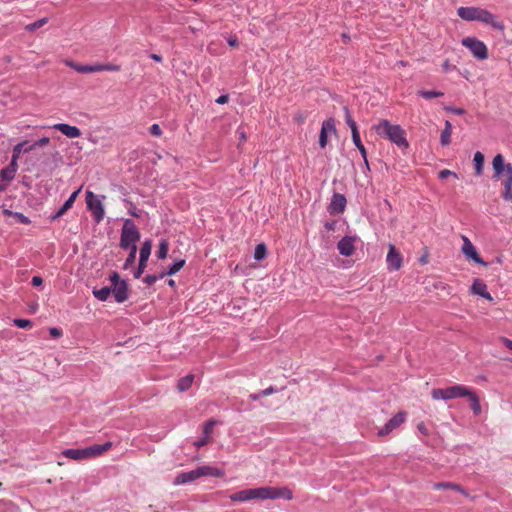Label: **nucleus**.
Instances as JSON below:
<instances>
[{
  "label": "nucleus",
  "instance_id": "obj_1",
  "mask_svg": "<svg viewBox=\"0 0 512 512\" xmlns=\"http://www.w3.org/2000/svg\"><path fill=\"white\" fill-rule=\"evenodd\" d=\"M457 15L465 21H479L498 31H504L505 29L503 21H501L497 15L481 7H459L457 9Z\"/></svg>",
  "mask_w": 512,
  "mask_h": 512
},
{
  "label": "nucleus",
  "instance_id": "obj_2",
  "mask_svg": "<svg viewBox=\"0 0 512 512\" xmlns=\"http://www.w3.org/2000/svg\"><path fill=\"white\" fill-rule=\"evenodd\" d=\"M375 133L381 138L387 139L400 149H407L409 143L406 139V132L398 124H392L386 119L379 120L372 126Z\"/></svg>",
  "mask_w": 512,
  "mask_h": 512
},
{
  "label": "nucleus",
  "instance_id": "obj_3",
  "mask_svg": "<svg viewBox=\"0 0 512 512\" xmlns=\"http://www.w3.org/2000/svg\"><path fill=\"white\" fill-rule=\"evenodd\" d=\"M112 447V442H106L102 445L95 444L90 447L83 449H66L62 452V455L66 458L81 461L90 458H95L102 455Z\"/></svg>",
  "mask_w": 512,
  "mask_h": 512
},
{
  "label": "nucleus",
  "instance_id": "obj_4",
  "mask_svg": "<svg viewBox=\"0 0 512 512\" xmlns=\"http://www.w3.org/2000/svg\"><path fill=\"white\" fill-rule=\"evenodd\" d=\"M224 472L213 466H200L195 470L182 472L174 479V485H182L197 480L203 476L222 477Z\"/></svg>",
  "mask_w": 512,
  "mask_h": 512
},
{
  "label": "nucleus",
  "instance_id": "obj_5",
  "mask_svg": "<svg viewBox=\"0 0 512 512\" xmlns=\"http://www.w3.org/2000/svg\"><path fill=\"white\" fill-rule=\"evenodd\" d=\"M252 500H275L279 498H283L286 500H291L293 497L292 491L287 487H259V488H251Z\"/></svg>",
  "mask_w": 512,
  "mask_h": 512
},
{
  "label": "nucleus",
  "instance_id": "obj_6",
  "mask_svg": "<svg viewBox=\"0 0 512 512\" xmlns=\"http://www.w3.org/2000/svg\"><path fill=\"white\" fill-rule=\"evenodd\" d=\"M140 239V233L130 219H126L121 231L120 247L122 249H131L133 246H137L136 243Z\"/></svg>",
  "mask_w": 512,
  "mask_h": 512
},
{
  "label": "nucleus",
  "instance_id": "obj_7",
  "mask_svg": "<svg viewBox=\"0 0 512 512\" xmlns=\"http://www.w3.org/2000/svg\"><path fill=\"white\" fill-rule=\"evenodd\" d=\"M468 389L469 387L458 384L447 388H435L431 395L434 400H452L465 397Z\"/></svg>",
  "mask_w": 512,
  "mask_h": 512
},
{
  "label": "nucleus",
  "instance_id": "obj_8",
  "mask_svg": "<svg viewBox=\"0 0 512 512\" xmlns=\"http://www.w3.org/2000/svg\"><path fill=\"white\" fill-rule=\"evenodd\" d=\"M461 43L464 47L468 48L473 56L478 60H485L488 58V48L486 44L476 37H465L462 39Z\"/></svg>",
  "mask_w": 512,
  "mask_h": 512
},
{
  "label": "nucleus",
  "instance_id": "obj_9",
  "mask_svg": "<svg viewBox=\"0 0 512 512\" xmlns=\"http://www.w3.org/2000/svg\"><path fill=\"white\" fill-rule=\"evenodd\" d=\"M494 177L503 178L502 182H512V165L504 163L502 154H497L492 161Z\"/></svg>",
  "mask_w": 512,
  "mask_h": 512
},
{
  "label": "nucleus",
  "instance_id": "obj_10",
  "mask_svg": "<svg viewBox=\"0 0 512 512\" xmlns=\"http://www.w3.org/2000/svg\"><path fill=\"white\" fill-rule=\"evenodd\" d=\"M112 283V293L118 303H122L128 299V286L126 281L121 280L117 272H113L110 276Z\"/></svg>",
  "mask_w": 512,
  "mask_h": 512
},
{
  "label": "nucleus",
  "instance_id": "obj_11",
  "mask_svg": "<svg viewBox=\"0 0 512 512\" xmlns=\"http://www.w3.org/2000/svg\"><path fill=\"white\" fill-rule=\"evenodd\" d=\"M86 204L87 208L92 212L94 220L96 223H100L104 219V207L102 202L97 198V196L91 192H86Z\"/></svg>",
  "mask_w": 512,
  "mask_h": 512
},
{
  "label": "nucleus",
  "instance_id": "obj_12",
  "mask_svg": "<svg viewBox=\"0 0 512 512\" xmlns=\"http://www.w3.org/2000/svg\"><path fill=\"white\" fill-rule=\"evenodd\" d=\"M386 262L391 271H397L402 267L403 256L393 244H389Z\"/></svg>",
  "mask_w": 512,
  "mask_h": 512
},
{
  "label": "nucleus",
  "instance_id": "obj_13",
  "mask_svg": "<svg viewBox=\"0 0 512 512\" xmlns=\"http://www.w3.org/2000/svg\"><path fill=\"white\" fill-rule=\"evenodd\" d=\"M151 249H152V241L151 240H146L143 244H142V247L140 249V256H139V265H138V268L134 274V277L135 278H139L141 276V274L144 272L146 266H147V261L149 259V256L151 254Z\"/></svg>",
  "mask_w": 512,
  "mask_h": 512
},
{
  "label": "nucleus",
  "instance_id": "obj_14",
  "mask_svg": "<svg viewBox=\"0 0 512 512\" xmlns=\"http://www.w3.org/2000/svg\"><path fill=\"white\" fill-rule=\"evenodd\" d=\"M406 413L399 412L394 417H392L379 431L378 435L383 437L390 434L394 429L399 427L402 423L405 422Z\"/></svg>",
  "mask_w": 512,
  "mask_h": 512
},
{
  "label": "nucleus",
  "instance_id": "obj_15",
  "mask_svg": "<svg viewBox=\"0 0 512 512\" xmlns=\"http://www.w3.org/2000/svg\"><path fill=\"white\" fill-rule=\"evenodd\" d=\"M461 238L463 240V246H462L463 254L467 258L472 259L473 261H475L478 264L486 265V263L480 258L475 246L472 244L470 239L465 235H462Z\"/></svg>",
  "mask_w": 512,
  "mask_h": 512
},
{
  "label": "nucleus",
  "instance_id": "obj_16",
  "mask_svg": "<svg viewBox=\"0 0 512 512\" xmlns=\"http://www.w3.org/2000/svg\"><path fill=\"white\" fill-rule=\"evenodd\" d=\"M336 133V127L334 123V119L329 118L322 123L320 135H319V145L321 148L326 147L328 143V134Z\"/></svg>",
  "mask_w": 512,
  "mask_h": 512
},
{
  "label": "nucleus",
  "instance_id": "obj_17",
  "mask_svg": "<svg viewBox=\"0 0 512 512\" xmlns=\"http://www.w3.org/2000/svg\"><path fill=\"white\" fill-rule=\"evenodd\" d=\"M346 203L347 201L343 194L335 193L328 206L329 213L333 215L343 213L346 207Z\"/></svg>",
  "mask_w": 512,
  "mask_h": 512
},
{
  "label": "nucleus",
  "instance_id": "obj_18",
  "mask_svg": "<svg viewBox=\"0 0 512 512\" xmlns=\"http://www.w3.org/2000/svg\"><path fill=\"white\" fill-rule=\"evenodd\" d=\"M354 241L355 238L353 237H343L337 244L339 253L346 257L353 255L355 251Z\"/></svg>",
  "mask_w": 512,
  "mask_h": 512
},
{
  "label": "nucleus",
  "instance_id": "obj_19",
  "mask_svg": "<svg viewBox=\"0 0 512 512\" xmlns=\"http://www.w3.org/2000/svg\"><path fill=\"white\" fill-rule=\"evenodd\" d=\"M53 129L60 131L62 134L67 136L68 138H78L81 136V130L76 127L66 123H57L52 126Z\"/></svg>",
  "mask_w": 512,
  "mask_h": 512
},
{
  "label": "nucleus",
  "instance_id": "obj_20",
  "mask_svg": "<svg viewBox=\"0 0 512 512\" xmlns=\"http://www.w3.org/2000/svg\"><path fill=\"white\" fill-rule=\"evenodd\" d=\"M18 163L11 160L9 165L0 171V179L5 182H11L17 173Z\"/></svg>",
  "mask_w": 512,
  "mask_h": 512
},
{
  "label": "nucleus",
  "instance_id": "obj_21",
  "mask_svg": "<svg viewBox=\"0 0 512 512\" xmlns=\"http://www.w3.org/2000/svg\"><path fill=\"white\" fill-rule=\"evenodd\" d=\"M434 490H441V489H450L457 491L464 495L465 497H469V493L459 484L452 483V482H439L433 484Z\"/></svg>",
  "mask_w": 512,
  "mask_h": 512
},
{
  "label": "nucleus",
  "instance_id": "obj_22",
  "mask_svg": "<svg viewBox=\"0 0 512 512\" xmlns=\"http://www.w3.org/2000/svg\"><path fill=\"white\" fill-rule=\"evenodd\" d=\"M465 397L468 398V400L470 402V407H471L473 413L476 416L480 415L482 412V408H481L480 400H479V397L477 396V394L471 388H469L468 394Z\"/></svg>",
  "mask_w": 512,
  "mask_h": 512
},
{
  "label": "nucleus",
  "instance_id": "obj_23",
  "mask_svg": "<svg viewBox=\"0 0 512 512\" xmlns=\"http://www.w3.org/2000/svg\"><path fill=\"white\" fill-rule=\"evenodd\" d=\"M65 64L70 68L74 69L79 73H95L97 72L96 64L95 65H81L74 61L66 60Z\"/></svg>",
  "mask_w": 512,
  "mask_h": 512
},
{
  "label": "nucleus",
  "instance_id": "obj_24",
  "mask_svg": "<svg viewBox=\"0 0 512 512\" xmlns=\"http://www.w3.org/2000/svg\"><path fill=\"white\" fill-rule=\"evenodd\" d=\"M352 140H353V143L355 144V146L357 147V149L359 150V152L361 153L366 167L369 169V162L367 159V151H366V148L364 147V145L362 144V141L360 138V133L356 132V133L352 134Z\"/></svg>",
  "mask_w": 512,
  "mask_h": 512
},
{
  "label": "nucleus",
  "instance_id": "obj_25",
  "mask_svg": "<svg viewBox=\"0 0 512 512\" xmlns=\"http://www.w3.org/2000/svg\"><path fill=\"white\" fill-rule=\"evenodd\" d=\"M230 499L234 502H245L252 500L251 489L238 491L230 495Z\"/></svg>",
  "mask_w": 512,
  "mask_h": 512
},
{
  "label": "nucleus",
  "instance_id": "obj_26",
  "mask_svg": "<svg viewBox=\"0 0 512 512\" xmlns=\"http://www.w3.org/2000/svg\"><path fill=\"white\" fill-rule=\"evenodd\" d=\"M473 162H474L475 174L477 176L482 175V173H483V166H484V155H483V153H481L480 151H477L474 154Z\"/></svg>",
  "mask_w": 512,
  "mask_h": 512
},
{
  "label": "nucleus",
  "instance_id": "obj_27",
  "mask_svg": "<svg viewBox=\"0 0 512 512\" xmlns=\"http://www.w3.org/2000/svg\"><path fill=\"white\" fill-rule=\"evenodd\" d=\"M452 124L450 121L445 122V128L443 129L440 137V142L443 146H447L451 142Z\"/></svg>",
  "mask_w": 512,
  "mask_h": 512
},
{
  "label": "nucleus",
  "instance_id": "obj_28",
  "mask_svg": "<svg viewBox=\"0 0 512 512\" xmlns=\"http://www.w3.org/2000/svg\"><path fill=\"white\" fill-rule=\"evenodd\" d=\"M30 144L28 143V141H22L20 143H18L17 145L14 146L13 148V151H12V157H11V160L15 161L16 163H18V160L20 158V155L22 153H25L24 150L26 149V147H28Z\"/></svg>",
  "mask_w": 512,
  "mask_h": 512
},
{
  "label": "nucleus",
  "instance_id": "obj_29",
  "mask_svg": "<svg viewBox=\"0 0 512 512\" xmlns=\"http://www.w3.org/2000/svg\"><path fill=\"white\" fill-rule=\"evenodd\" d=\"M193 380H194V376L192 374L182 377L178 381V384H177L178 390L180 392H184V391L188 390L191 387Z\"/></svg>",
  "mask_w": 512,
  "mask_h": 512
},
{
  "label": "nucleus",
  "instance_id": "obj_30",
  "mask_svg": "<svg viewBox=\"0 0 512 512\" xmlns=\"http://www.w3.org/2000/svg\"><path fill=\"white\" fill-rule=\"evenodd\" d=\"M471 291L473 294L482 296L487 291V286L482 280L476 279L472 284Z\"/></svg>",
  "mask_w": 512,
  "mask_h": 512
},
{
  "label": "nucleus",
  "instance_id": "obj_31",
  "mask_svg": "<svg viewBox=\"0 0 512 512\" xmlns=\"http://www.w3.org/2000/svg\"><path fill=\"white\" fill-rule=\"evenodd\" d=\"M112 293L111 287H103L101 289L93 290V295L100 301H106Z\"/></svg>",
  "mask_w": 512,
  "mask_h": 512
},
{
  "label": "nucleus",
  "instance_id": "obj_32",
  "mask_svg": "<svg viewBox=\"0 0 512 512\" xmlns=\"http://www.w3.org/2000/svg\"><path fill=\"white\" fill-rule=\"evenodd\" d=\"M344 112H345V121L347 123V125L350 127L351 129V133L354 134L356 132H359L358 131V127H357V124L356 122L353 120L352 116H351V113L348 109L347 106L344 107Z\"/></svg>",
  "mask_w": 512,
  "mask_h": 512
},
{
  "label": "nucleus",
  "instance_id": "obj_33",
  "mask_svg": "<svg viewBox=\"0 0 512 512\" xmlns=\"http://www.w3.org/2000/svg\"><path fill=\"white\" fill-rule=\"evenodd\" d=\"M50 142V139L48 137H42L39 140L35 141L34 143L30 144L24 152H30L34 150L36 147H44L47 146Z\"/></svg>",
  "mask_w": 512,
  "mask_h": 512
},
{
  "label": "nucleus",
  "instance_id": "obj_34",
  "mask_svg": "<svg viewBox=\"0 0 512 512\" xmlns=\"http://www.w3.org/2000/svg\"><path fill=\"white\" fill-rule=\"evenodd\" d=\"M168 251H169V244H168V242L166 240H162L159 243V248H158V251H157V257L159 259H165L167 257Z\"/></svg>",
  "mask_w": 512,
  "mask_h": 512
},
{
  "label": "nucleus",
  "instance_id": "obj_35",
  "mask_svg": "<svg viewBox=\"0 0 512 512\" xmlns=\"http://www.w3.org/2000/svg\"><path fill=\"white\" fill-rule=\"evenodd\" d=\"M136 253H137V246L131 247L130 253H129L128 257L126 258V261L123 265V269H128L135 262Z\"/></svg>",
  "mask_w": 512,
  "mask_h": 512
},
{
  "label": "nucleus",
  "instance_id": "obj_36",
  "mask_svg": "<svg viewBox=\"0 0 512 512\" xmlns=\"http://www.w3.org/2000/svg\"><path fill=\"white\" fill-rule=\"evenodd\" d=\"M267 249L265 244L261 243L258 244L254 251V258L256 260H262L266 257Z\"/></svg>",
  "mask_w": 512,
  "mask_h": 512
},
{
  "label": "nucleus",
  "instance_id": "obj_37",
  "mask_svg": "<svg viewBox=\"0 0 512 512\" xmlns=\"http://www.w3.org/2000/svg\"><path fill=\"white\" fill-rule=\"evenodd\" d=\"M217 424V421L214 419H210L206 421L203 425V435L204 436H210L213 433L214 426Z\"/></svg>",
  "mask_w": 512,
  "mask_h": 512
},
{
  "label": "nucleus",
  "instance_id": "obj_38",
  "mask_svg": "<svg viewBox=\"0 0 512 512\" xmlns=\"http://www.w3.org/2000/svg\"><path fill=\"white\" fill-rule=\"evenodd\" d=\"M418 94L425 98V99H432V98H435V97H441L443 96V92L441 91H435V90H431V91H427V90H420L418 92Z\"/></svg>",
  "mask_w": 512,
  "mask_h": 512
},
{
  "label": "nucleus",
  "instance_id": "obj_39",
  "mask_svg": "<svg viewBox=\"0 0 512 512\" xmlns=\"http://www.w3.org/2000/svg\"><path fill=\"white\" fill-rule=\"evenodd\" d=\"M47 21H48L47 18L39 19L33 23L26 25L25 29L27 31H35V30L41 28L42 26H44L47 23Z\"/></svg>",
  "mask_w": 512,
  "mask_h": 512
},
{
  "label": "nucleus",
  "instance_id": "obj_40",
  "mask_svg": "<svg viewBox=\"0 0 512 512\" xmlns=\"http://www.w3.org/2000/svg\"><path fill=\"white\" fill-rule=\"evenodd\" d=\"M96 68H97V72H102V71H119L120 70V66L119 65L111 64V63H108V64H96Z\"/></svg>",
  "mask_w": 512,
  "mask_h": 512
},
{
  "label": "nucleus",
  "instance_id": "obj_41",
  "mask_svg": "<svg viewBox=\"0 0 512 512\" xmlns=\"http://www.w3.org/2000/svg\"><path fill=\"white\" fill-rule=\"evenodd\" d=\"M184 265H185V260H183V259L178 260L172 266H170L169 270L165 274L166 275H174L178 271H180Z\"/></svg>",
  "mask_w": 512,
  "mask_h": 512
},
{
  "label": "nucleus",
  "instance_id": "obj_42",
  "mask_svg": "<svg viewBox=\"0 0 512 512\" xmlns=\"http://www.w3.org/2000/svg\"><path fill=\"white\" fill-rule=\"evenodd\" d=\"M504 186L503 198L512 202V182H502Z\"/></svg>",
  "mask_w": 512,
  "mask_h": 512
},
{
  "label": "nucleus",
  "instance_id": "obj_43",
  "mask_svg": "<svg viewBox=\"0 0 512 512\" xmlns=\"http://www.w3.org/2000/svg\"><path fill=\"white\" fill-rule=\"evenodd\" d=\"M307 117H308V112L299 111V112L295 113L293 120H294V122H296L298 124H303L306 121Z\"/></svg>",
  "mask_w": 512,
  "mask_h": 512
},
{
  "label": "nucleus",
  "instance_id": "obj_44",
  "mask_svg": "<svg viewBox=\"0 0 512 512\" xmlns=\"http://www.w3.org/2000/svg\"><path fill=\"white\" fill-rule=\"evenodd\" d=\"M82 187L78 188L76 191H74L70 197L65 201L64 205L68 207L69 209L73 206L76 198L78 197Z\"/></svg>",
  "mask_w": 512,
  "mask_h": 512
},
{
  "label": "nucleus",
  "instance_id": "obj_45",
  "mask_svg": "<svg viewBox=\"0 0 512 512\" xmlns=\"http://www.w3.org/2000/svg\"><path fill=\"white\" fill-rule=\"evenodd\" d=\"M14 324L19 328H31L32 322L28 319H14Z\"/></svg>",
  "mask_w": 512,
  "mask_h": 512
},
{
  "label": "nucleus",
  "instance_id": "obj_46",
  "mask_svg": "<svg viewBox=\"0 0 512 512\" xmlns=\"http://www.w3.org/2000/svg\"><path fill=\"white\" fill-rule=\"evenodd\" d=\"M166 274L165 273H162L160 276H157V275H147L144 279H143V282L148 284V285H152L154 284L158 279L160 278H163Z\"/></svg>",
  "mask_w": 512,
  "mask_h": 512
},
{
  "label": "nucleus",
  "instance_id": "obj_47",
  "mask_svg": "<svg viewBox=\"0 0 512 512\" xmlns=\"http://www.w3.org/2000/svg\"><path fill=\"white\" fill-rule=\"evenodd\" d=\"M69 210L68 207H66L64 204L62 205V207L53 215L51 216V220L52 221H55L57 219H59L60 217H62L67 211Z\"/></svg>",
  "mask_w": 512,
  "mask_h": 512
},
{
  "label": "nucleus",
  "instance_id": "obj_48",
  "mask_svg": "<svg viewBox=\"0 0 512 512\" xmlns=\"http://www.w3.org/2000/svg\"><path fill=\"white\" fill-rule=\"evenodd\" d=\"M210 441H211V437L210 436H204L203 435V437L200 440L194 442V445L197 448H201V447L207 445Z\"/></svg>",
  "mask_w": 512,
  "mask_h": 512
},
{
  "label": "nucleus",
  "instance_id": "obj_49",
  "mask_svg": "<svg viewBox=\"0 0 512 512\" xmlns=\"http://www.w3.org/2000/svg\"><path fill=\"white\" fill-rule=\"evenodd\" d=\"M449 176H453V177H455V178H457V177H458V176H457V174H456L455 172H452V171H450V170H448V169H443V170H441V171L439 172V178H440V179H442V180L446 179V178H447V177H449Z\"/></svg>",
  "mask_w": 512,
  "mask_h": 512
},
{
  "label": "nucleus",
  "instance_id": "obj_50",
  "mask_svg": "<svg viewBox=\"0 0 512 512\" xmlns=\"http://www.w3.org/2000/svg\"><path fill=\"white\" fill-rule=\"evenodd\" d=\"M150 133L153 135V136H156V137H159L162 135V130L160 128V126L158 124H153L151 127H150Z\"/></svg>",
  "mask_w": 512,
  "mask_h": 512
},
{
  "label": "nucleus",
  "instance_id": "obj_51",
  "mask_svg": "<svg viewBox=\"0 0 512 512\" xmlns=\"http://www.w3.org/2000/svg\"><path fill=\"white\" fill-rule=\"evenodd\" d=\"M49 333L53 338H58L62 335V331L56 327L50 328Z\"/></svg>",
  "mask_w": 512,
  "mask_h": 512
},
{
  "label": "nucleus",
  "instance_id": "obj_52",
  "mask_svg": "<svg viewBox=\"0 0 512 512\" xmlns=\"http://www.w3.org/2000/svg\"><path fill=\"white\" fill-rule=\"evenodd\" d=\"M445 109L457 115H463L465 113V110L462 108L446 107Z\"/></svg>",
  "mask_w": 512,
  "mask_h": 512
},
{
  "label": "nucleus",
  "instance_id": "obj_53",
  "mask_svg": "<svg viewBox=\"0 0 512 512\" xmlns=\"http://www.w3.org/2000/svg\"><path fill=\"white\" fill-rule=\"evenodd\" d=\"M499 340L505 345L508 349L512 350V340L506 337H500Z\"/></svg>",
  "mask_w": 512,
  "mask_h": 512
},
{
  "label": "nucleus",
  "instance_id": "obj_54",
  "mask_svg": "<svg viewBox=\"0 0 512 512\" xmlns=\"http://www.w3.org/2000/svg\"><path fill=\"white\" fill-rule=\"evenodd\" d=\"M274 392H276V390H275L272 386H270V387H268V388H266V389L262 390V391L260 392V394H261L262 396H269V395L273 394Z\"/></svg>",
  "mask_w": 512,
  "mask_h": 512
},
{
  "label": "nucleus",
  "instance_id": "obj_55",
  "mask_svg": "<svg viewBox=\"0 0 512 512\" xmlns=\"http://www.w3.org/2000/svg\"><path fill=\"white\" fill-rule=\"evenodd\" d=\"M31 283L33 286H40L43 283V279L40 276H34Z\"/></svg>",
  "mask_w": 512,
  "mask_h": 512
},
{
  "label": "nucleus",
  "instance_id": "obj_56",
  "mask_svg": "<svg viewBox=\"0 0 512 512\" xmlns=\"http://www.w3.org/2000/svg\"><path fill=\"white\" fill-rule=\"evenodd\" d=\"M238 135H239V139L241 142H245L247 137H246V133L243 129L241 128H238L237 132H236Z\"/></svg>",
  "mask_w": 512,
  "mask_h": 512
},
{
  "label": "nucleus",
  "instance_id": "obj_57",
  "mask_svg": "<svg viewBox=\"0 0 512 512\" xmlns=\"http://www.w3.org/2000/svg\"><path fill=\"white\" fill-rule=\"evenodd\" d=\"M228 44H229V46H231V47H237V46H238V44H239V41H238L237 37L233 36V37H230V38L228 39Z\"/></svg>",
  "mask_w": 512,
  "mask_h": 512
},
{
  "label": "nucleus",
  "instance_id": "obj_58",
  "mask_svg": "<svg viewBox=\"0 0 512 512\" xmlns=\"http://www.w3.org/2000/svg\"><path fill=\"white\" fill-rule=\"evenodd\" d=\"M228 100H229L228 95H221V96H219V97L216 99V103H218V104H225V103H227V102H228Z\"/></svg>",
  "mask_w": 512,
  "mask_h": 512
},
{
  "label": "nucleus",
  "instance_id": "obj_59",
  "mask_svg": "<svg viewBox=\"0 0 512 512\" xmlns=\"http://www.w3.org/2000/svg\"><path fill=\"white\" fill-rule=\"evenodd\" d=\"M417 428H418V430H419L422 434H424V435H428V429H427V427L425 426V424H424V423H420V424H418Z\"/></svg>",
  "mask_w": 512,
  "mask_h": 512
},
{
  "label": "nucleus",
  "instance_id": "obj_60",
  "mask_svg": "<svg viewBox=\"0 0 512 512\" xmlns=\"http://www.w3.org/2000/svg\"><path fill=\"white\" fill-rule=\"evenodd\" d=\"M443 69L444 71H449L451 69V64L448 60H446L444 63H443Z\"/></svg>",
  "mask_w": 512,
  "mask_h": 512
},
{
  "label": "nucleus",
  "instance_id": "obj_61",
  "mask_svg": "<svg viewBox=\"0 0 512 512\" xmlns=\"http://www.w3.org/2000/svg\"><path fill=\"white\" fill-rule=\"evenodd\" d=\"M481 297H483L489 301H493V297L491 296V294L488 291H486Z\"/></svg>",
  "mask_w": 512,
  "mask_h": 512
},
{
  "label": "nucleus",
  "instance_id": "obj_62",
  "mask_svg": "<svg viewBox=\"0 0 512 512\" xmlns=\"http://www.w3.org/2000/svg\"><path fill=\"white\" fill-rule=\"evenodd\" d=\"M261 396H262V395H261V394H260V392H259V393H257V394H251V395L249 396V398H250L251 400H253V401H256V400H258Z\"/></svg>",
  "mask_w": 512,
  "mask_h": 512
},
{
  "label": "nucleus",
  "instance_id": "obj_63",
  "mask_svg": "<svg viewBox=\"0 0 512 512\" xmlns=\"http://www.w3.org/2000/svg\"><path fill=\"white\" fill-rule=\"evenodd\" d=\"M153 60L157 61V62H161L162 61V57L160 55H157V54H151L150 56Z\"/></svg>",
  "mask_w": 512,
  "mask_h": 512
},
{
  "label": "nucleus",
  "instance_id": "obj_64",
  "mask_svg": "<svg viewBox=\"0 0 512 512\" xmlns=\"http://www.w3.org/2000/svg\"><path fill=\"white\" fill-rule=\"evenodd\" d=\"M7 189V185L6 184H1L0 183V192H3Z\"/></svg>",
  "mask_w": 512,
  "mask_h": 512
}]
</instances>
